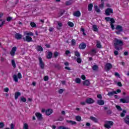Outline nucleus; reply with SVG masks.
I'll return each mask as SVG.
<instances>
[{
	"label": "nucleus",
	"mask_w": 129,
	"mask_h": 129,
	"mask_svg": "<svg viewBox=\"0 0 129 129\" xmlns=\"http://www.w3.org/2000/svg\"><path fill=\"white\" fill-rule=\"evenodd\" d=\"M113 42V46L115 50L117 51L122 50V46H123V41H122V40L118 38H114Z\"/></svg>",
	"instance_id": "f257e3e1"
},
{
	"label": "nucleus",
	"mask_w": 129,
	"mask_h": 129,
	"mask_svg": "<svg viewBox=\"0 0 129 129\" xmlns=\"http://www.w3.org/2000/svg\"><path fill=\"white\" fill-rule=\"evenodd\" d=\"M115 30H116L115 31L116 34L117 35H119L121 32H123V29L122 28V26L120 25H117V26L115 28Z\"/></svg>",
	"instance_id": "f03ea898"
},
{
	"label": "nucleus",
	"mask_w": 129,
	"mask_h": 129,
	"mask_svg": "<svg viewBox=\"0 0 129 129\" xmlns=\"http://www.w3.org/2000/svg\"><path fill=\"white\" fill-rule=\"evenodd\" d=\"M111 125H113V122L111 121H107L106 123L104 125V126L106 128H111Z\"/></svg>",
	"instance_id": "7ed1b4c3"
},
{
	"label": "nucleus",
	"mask_w": 129,
	"mask_h": 129,
	"mask_svg": "<svg viewBox=\"0 0 129 129\" xmlns=\"http://www.w3.org/2000/svg\"><path fill=\"white\" fill-rule=\"evenodd\" d=\"M111 68H112V64L109 62L107 63L105 66V70L106 72H108Z\"/></svg>",
	"instance_id": "20e7f679"
},
{
	"label": "nucleus",
	"mask_w": 129,
	"mask_h": 129,
	"mask_svg": "<svg viewBox=\"0 0 129 129\" xmlns=\"http://www.w3.org/2000/svg\"><path fill=\"white\" fill-rule=\"evenodd\" d=\"M105 14L106 16H110V14H113V10L111 8H107L105 11Z\"/></svg>",
	"instance_id": "39448f33"
},
{
	"label": "nucleus",
	"mask_w": 129,
	"mask_h": 129,
	"mask_svg": "<svg viewBox=\"0 0 129 129\" xmlns=\"http://www.w3.org/2000/svg\"><path fill=\"white\" fill-rule=\"evenodd\" d=\"M39 66L40 68L42 69H44L45 68V63L44 62H43V59H42V57H39Z\"/></svg>",
	"instance_id": "423d86ee"
},
{
	"label": "nucleus",
	"mask_w": 129,
	"mask_h": 129,
	"mask_svg": "<svg viewBox=\"0 0 129 129\" xmlns=\"http://www.w3.org/2000/svg\"><path fill=\"white\" fill-rule=\"evenodd\" d=\"M86 103H87L88 104H92V103H94L95 101L93 99L91 98H88L85 100Z\"/></svg>",
	"instance_id": "0eeeda50"
},
{
	"label": "nucleus",
	"mask_w": 129,
	"mask_h": 129,
	"mask_svg": "<svg viewBox=\"0 0 129 129\" xmlns=\"http://www.w3.org/2000/svg\"><path fill=\"white\" fill-rule=\"evenodd\" d=\"M17 51V47L16 46H14L12 48L10 54L12 57H14L15 55L16 54V51Z\"/></svg>",
	"instance_id": "6e6552de"
},
{
	"label": "nucleus",
	"mask_w": 129,
	"mask_h": 129,
	"mask_svg": "<svg viewBox=\"0 0 129 129\" xmlns=\"http://www.w3.org/2000/svg\"><path fill=\"white\" fill-rule=\"evenodd\" d=\"M79 48L80 50H84L86 48V44L84 42H82L79 45Z\"/></svg>",
	"instance_id": "1a4fd4ad"
},
{
	"label": "nucleus",
	"mask_w": 129,
	"mask_h": 129,
	"mask_svg": "<svg viewBox=\"0 0 129 129\" xmlns=\"http://www.w3.org/2000/svg\"><path fill=\"white\" fill-rule=\"evenodd\" d=\"M23 40L24 41L28 42V43H30V42H32V37L31 36H26V37L23 38Z\"/></svg>",
	"instance_id": "9d476101"
},
{
	"label": "nucleus",
	"mask_w": 129,
	"mask_h": 129,
	"mask_svg": "<svg viewBox=\"0 0 129 129\" xmlns=\"http://www.w3.org/2000/svg\"><path fill=\"white\" fill-rule=\"evenodd\" d=\"M15 39L17 40H21L22 38H23V35L20 34V33H16L15 35Z\"/></svg>",
	"instance_id": "9b49d317"
},
{
	"label": "nucleus",
	"mask_w": 129,
	"mask_h": 129,
	"mask_svg": "<svg viewBox=\"0 0 129 129\" xmlns=\"http://www.w3.org/2000/svg\"><path fill=\"white\" fill-rule=\"evenodd\" d=\"M119 102L121 103H129V99H125L124 98H121L119 100Z\"/></svg>",
	"instance_id": "f8f14e48"
},
{
	"label": "nucleus",
	"mask_w": 129,
	"mask_h": 129,
	"mask_svg": "<svg viewBox=\"0 0 129 129\" xmlns=\"http://www.w3.org/2000/svg\"><path fill=\"white\" fill-rule=\"evenodd\" d=\"M90 84V82L88 81V80H86L83 82V85H84V86H89Z\"/></svg>",
	"instance_id": "ddd939ff"
},
{
	"label": "nucleus",
	"mask_w": 129,
	"mask_h": 129,
	"mask_svg": "<svg viewBox=\"0 0 129 129\" xmlns=\"http://www.w3.org/2000/svg\"><path fill=\"white\" fill-rule=\"evenodd\" d=\"M66 121L67 122H68V123H70V124H72V125H76V124H77V122H76V121H75L67 120Z\"/></svg>",
	"instance_id": "4468645a"
},
{
	"label": "nucleus",
	"mask_w": 129,
	"mask_h": 129,
	"mask_svg": "<svg viewBox=\"0 0 129 129\" xmlns=\"http://www.w3.org/2000/svg\"><path fill=\"white\" fill-rule=\"evenodd\" d=\"M73 16L79 17L81 16V13H80V11H76L73 13Z\"/></svg>",
	"instance_id": "2eb2a0df"
},
{
	"label": "nucleus",
	"mask_w": 129,
	"mask_h": 129,
	"mask_svg": "<svg viewBox=\"0 0 129 129\" xmlns=\"http://www.w3.org/2000/svg\"><path fill=\"white\" fill-rule=\"evenodd\" d=\"M35 49L37 50L38 52H43V49L42 46L40 45H37Z\"/></svg>",
	"instance_id": "dca6fc26"
},
{
	"label": "nucleus",
	"mask_w": 129,
	"mask_h": 129,
	"mask_svg": "<svg viewBox=\"0 0 129 129\" xmlns=\"http://www.w3.org/2000/svg\"><path fill=\"white\" fill-rule=\"evenodd\" d=\"M45 113H46V115H50L52 114V113H53V110H52L51 109H48L46 110Z\"/></svg>",
	"instance_id": "f3484780"
},
{
	"label": "nucleus",
	"mask_w": 129,
	"mask_h": 129,
	"mask_svg": "<svg viewBox=\"0 0 129 129\" xmlns=\"http://www.w3.org/2000/svg\"><path fill=\"white\" fill-rule=\"evenodd\" d=\"M96 53H97L96 48H94L91 49V52H90V54L92 56H94V54H96Z\"/></svg>",
	"instance_id": "a211bd4d"
},
{
	"label": "nucleus",
	"mask_w": 129,
	"mask_h": 129,
	"mask_svg": "<svg viewBox=\"0 0 129 129\" xmlns=\"http://www.w3.org/2000/svg\"><path fill=\"white\" fill-rule=\"evenodd\" d=\"M124 122L126 124L129 125V115H126L124 118Z\"/></svg>",
	"instance_id": "6ab92c4d"
},
{
	"label": "nucleus",
	"mask_w": 129,
	"mask_h": 129,
	"mask_svg": "<svg viewBox=\"0 0 129 129\" xmlns=\"http://www.w3.org/2000/svg\"><path fill=\"white\" fill-rule=\"evenodd\" d=\"M52 57H53V53H52V52H51V51H49L47 53V55L46 56V58L47 59H51V58H52Z\"/></svg>",
	"instance_id": "aec40b11"
},
{
	"label": "nucleus",
	"mask_w": 129,
	"mask_h": 129,
	"mask_svg": "<svg viewBox=\"0 0 129 129\" xmlns=\"http://www.w3.org/2000/svg\"><path fill=\"white\" fill-rule=\"evenodd\" d=\"M36 116L37 117V118L39 120H41V119H42V118H43L42 114L40 113H36L35 114Z\"/></svg>",
	"instance_id": "412c9836"
},
{
	"label": "nucleus",
	"mask_w": 129,
	"mask_h": 129,
	"mask_svg": "<svg viewBox=\"0 0 129 129\" xmlns=\"http://www.w3.org/2000/svg\"><path fill=\"white\" fill-rule=\"evenodd\" d=\"M19 96H21V92H16L15 93V98L16 100H17V99H18V98H19Z\"/></svg>",
	"instance_id": "4be33fe9"
},
{
	"label": "nucleus",
	"mask_w": 129,
	"mask_h": 129,
	"mask_svg": "<svg viewBox=\"0 0 129 129\" xmlns=\"http://www.w3.org/2000/svg\"><path fill=\"white\" fill-rule=\"evenodd\" d=\"M90 119L94 121V122H98V120L95 117L90 116Z\"/></svg>",
	"instance_id": "5701e85b"
},
{
	"label": "nucleus",
	"mask_w": 129,
	"mask_h": 129,
	"mask_svg": "<svg viewBox=\"0 0 129 129\" xmlns=\"http://www.w3.org/2000/svg\"><path fill=\"white\" fill-rule=\"evenodd\" d=\"M116 92L115 91H113L112 92H109L107 94V95H108V96H112V95H113V94H116Z\"/></svg>",
	"instance_id": "b1692460"
},
{
	"label": "nucleus",
	"mask_w": 129,
	"mask_h": 129,
	"mask_svg": "<svg viewBox=\"0 0 129 129\" xmlns=\"http://www.w3.org/2000/svg\"><path fill=\"white\" fill-rule=\"evenodd\" d=\"M11 64H12L13 68H14V69L17 68V65L16 64V61H15V60L12 59L11 60Z\"/></svg>",
	"instance_id": "393cba45"
},
{
	"label": "nucleus",
	"mask_w": 129,
	"mask_h": 129,
	"mask_svg": "<svg viewBox=\"0 0 129 129\" xmlns=\"http://www.w3.org/2000/svg\"><path fill=\"white\" fill-rule=\"evenodd\" d=\"M92 8H93V5L92 4H90L88 6V10L89 12L92 11Z\"/></svg>",
	"instance_id": "a878e982"
},
{
	"label": "nucleus",
	"mask_w": 129,
	"mask_h": 129,
	"mask_svg": "<svg viewBox=\"0 0 129 129\" xmlns=\"http://www.w3.org/2000/svg\"><path fill=\"white\" fill-rule=\"evenodd\" d=\"M97 103L99 104V105H103V104H104V101L102 100H98Z\"/></svg>",
	"instance_id": "bb28decb"
},
{
	"label": "nucleus",
	"mask_w": 129,
	"mask_h": 129,
	"mask_svg": "<svg viewBox=\"0 0 129 129\" xmlns=\"http://www.w3.org/2000/svg\"><path fill=\"white\" fill-rule=\"evenodd\" d=\"M13 80L15 82H18L19 81V80L18 79V76L17 75H14L13 77Z\"/></svg>",
	"instance_id": "cd10ccee"
},
{
	"label": "nucleus",
	"mask_w": 129,
	"mask_h": 129,
	"mask_svg": "<svg viewBox=\"0 0 129 129\" xmlns=\"http://www.w3.org/2000/svg\"><path fill=\"white\" fill-rule=\"evenodd\" d=\"M92 29L94 32H97V31H98V29L97 28V26H96V25H93Z\"/></svg>",
	"instance_id": "c85d7f7f"
},
{
	"label": "nucleus",
	"mask_w": 129,
	"mask_h": 129,
	"mask_svg": "<svg viewBox=\"0 0 129 129\" xmlns=\"http://www.w3.org/2000/svg\"><path fill=\"white\" fill-rule=\"evenodd\" d=\"M95 11L97 12V13H100V9L98 8V6H94Z\"/></svg>",
	"instance_id": "c756f323"
},
{
	"label": "nucleus",
	"mask_w": 129,
	"mask_h": 129,
	"mask_svg": "<svg viewBox=\"0 0 129 129\" xmlns=\"http://www.w3.org/2000/svg\"><path fill=\"white\" fill-rule=\"evenodd\" d=\"M125 113H126V111L125 110H123L122 112L120 113L121 117H124Z\"/></svg>",
	"instance_id": "7c9ffc66"
},
{
	"label": "nucleus",
	"mask_w": 129,
	"mask_h": 129,
	"mask_svg": "<svg viewBox=\"0 0 129 129\" xmlns=\"http://www.w3.org/2000/svg\"><path fill=\"white\" fill-rule=\"evenodd\" d=\"M75 82H76V83L80 84L81 83V80H80V78H77L75 79Z\"/></svg>",
	"instance_id": "2f4dec72"
},
{
	"label": "nucleus",
	"mask_w": 129,
	"mask_h": 129,
	"mask_svg": "<svg viewBox=\"0 0 129 129\" xmlns=\"http://www.w3.org/2000/svg\"><path fill=\"white\" fill-rule=\"evenodd\" d=\"M30 26H31L32 28H37V25L33 22L30 23Z\"/></svg>",
	"instance_id": "473e14b6"
},
{
	"label": "nucleus",
	"mask_w": 129,
	"mask_h": 129,
	"mask_svg": "<svg viewBox=\"0 0 129 129\" xmlns=\"http://www.w3.org/2000/svg\"><path fill=\"white\" fill-rule=\"evenodd\" d=\"M25 35H26L27 36H29L30 37V36H34V33H33V32H25Z\"/></svg>",
	"instance_id": "72a5a7b5"
},
{
	"label": "nucleus",
	"mask_w": 129,
	"mask_h": 129,
	"mask_svg": "<svg viewBox=\"0 0 129 129\" xmlns=\"http://www.w3.org/2000/svg\"><path fill=\"white\" fill-rule=\"evenodd\" d=\"M93 70H94V71H96L97 69H98V66L96 64L94 65L92 67Z\"/></svg>",
	"instance_id": "f704fd0d"
},
{
	"label": "nucleus",
	"mask_w": 129,
	"mask_h": 129,
	"mask_svg": "<svg viewBox=\"0 0 129 129\" xmlns=\"http://www.w3.org/2000/svg\"><path fill=\"white\" fill-rule=\"evenodd\" d=\"M20 101L22 102H26L27 101V99L24 97H21Z\"/></svg>",
	"instance_id": "c9c22d12"
},
{
	"label": "nucleus",
	"mask_w": 129,
	"mask_h": 129,
	"mask_svg": "<svg viewBox=\"0 0 129 129\" xmlns=\"http://www.w3.org/2000/svg\"><path fill=\"white\" fill-rule=\"evenodd\" d=\"M59 55V52L58 51H55L53 53V57L54 58H57Z\"/></svg>",
	"instance_id": "e433bc0d"
},
{
	"label": "nucleus",
	"mask_w": 129,
	"mask_h": 129,
	"mask_svg": "<svg viewBox=\"0 0 129 129\" xmlns=\"http://www.w3.org/2000/svg\"><path fill=\"white\" fill-rule=\"evenodd\" d=\"M96 47L99 49H100V48H101V44H100V42L99 41L97 42Z\"/></svg>",
	"instance_id": "4c0bfd02"
},
{
	"label": "nucleus",
	"mask_w": 129,
	"mask_h": 129,
	"mask_svg": "<svg viewBox=\"0 0 129 129\" xmlns=\"http://www.w3.org/2000/svg\"><path fill=\"white\" fill-rule=\"evenodd\" d=\"M68 26H69V27H71L72 28L73 27H74V24L73 22H69L68 23Z\"/></svg>",
	"instance_id": "58836bf2"
},
{
	"label": "nucleus",
	"mask_w": 129,
	"mask_h": 129,
	"mask_svg": "<svg viewBox=\"0 0 129 129\" xmlns=\"http://www.w3.org/2000/svg\"><path fill=\"white\" fill-rule=\"evenodd\" d=\"M99 8L101 9V10H103V8H104V3H101V4L99 5Z\"/></svg>",
	"instance_id": "ea45409f"
},
{
	"label": "nucleus",
	"mask_w": 129,
	"mask_h": 129,
	"mask_svg": "<svg viewBox=\"0 0 129 129\" xmlns=\"http://www.w3.org/2000/svg\"><path fill=\"white\" fill-rule=\"evenodd\" d=\"M72 46H75L76 44V40L75 39H72L71 41Z\"/></svg>",
	"instance_id": "a19ab883"
},
{
	"label": "nucleus",
	"mask_w": 129,
	"mask_h": 129,
	"mask_svg": "<svg viewBox=\"0 0 129 129\" xmlns=\"http://www.w3.org/2000/svg\"><path fill=\"white\" fill-rule=\"evenodd\" d=\"M76 119L77 121H81V116H76Z\"/></svg>",
	"instance_id": "79ce46f5"
},
{
	"label": "nucleus",
	"mask_w": 129,
	"mask_h": 129,
	"mask_svg": "<svg viewBox=\"0 0 129 129\" xmlns=\"http://www.w3.org/2000/svg\"><path fill=\"white\" fill-rule=\"evenodd\" d=\"M23 128L24 129H28L29 128V125H28L27 123H25L24 124Z\"/></svg>",
	"instance_id": "37998d69"
},
{
	"label": "nucleus",
	"mask_w": 129,
	"mask_h": 129,
	"mask_svg": "<svg viewBox=\"0 0 129 129\" xmlns=\"http://www.w3.org/2000/svg\"><path fill=\"white\" fill-rule=\"evenodd\" d=\"M75 56H77L78 58H79L80 57V53H79V52L77 51L75 52Z\"/></svg>",
	"instance_id": "c03bdc74"
},
{
	"label": "nucleus",
	"mask_w": 129,
	"mask_h": 129,
	"mask_svg": "<svg viewBox=\"0 0 129 129\" xmlns=\"http://www.w3.org/2000/svg\"><path fill=\"white\" fill-rule=\"evenodd\" d=\"M77 62L80 64L81 63V62H82V59H81V58L80 57H78L77 59Z\"/></svg>",
	"instance_id": "a18cd8bd"
},
{
	"label": "nucleus",
	"mask_w": 129,
	"mask_h": 129,
	"mask_svg": "<svg viewBox=\"0 0 129 129\" xmlns=\"http://www.w3.org/2000/svg\"><path fill=\"white\" fill-rule=\"evenodd\" d=\"M66 6H71L72 5V3L71 1H67L66 2Z\"/></svg>",
	"instance_id": "49530a36"
},
{
	"label": "nucleus",
	"mask_w": 129,
	"mask_h": 129,
	"mask_svg": "<svg viewBox=\"0 0 129 129\" xmlns=\"http://www.w3.org/2000/svg\"><path fill=\"white\" fill-rule=\"evenodd\" d=\"M116 107L117 109H118V110H119V111H121L122 110V109H121L120 106L116 105Z\"/></svg>",
	"instance_id": "de8ad7c7"
},
{
	"label": "nucleus",
	"mask_w": 129,
	"mask_h": 129,
	"mask_svg": "<svg viewBox=\"0 0 129 129\" xmlns=\"http://www.w3.org/2000/svg\"><path fill=\"white\" fill-rule=\"evenodd\" d=\"M110 21V24H114V23H115V21L113 18H111Z\"/></svg>",
	"instance_id": "09e8293b"
},
{
	"label": "nucleus",
	"mask_w": 129,
	"mask_h": 129,
	"mask_svg": "<svg viewBox=\"0 0 129 129\" xmlns=\"http://www.w3.org/2000/svg\"><path fill=\"white\" fill-rule=\"evenodd\" d=\"M58 129H69V128L67 127H64V126H60L58 127Z\"/></svg>",
	"instance_id": "8fccbe9b"
},
{
	"label": "nucleus",
	"mask_w": 129,
	"mask_h": 129,
	"mask_svg": "<svg viewBox=\"0 0 129 129\" xmlns=\"http://www.w3.org/2000/svg\"><path fill=\"white\" fill-rule=\"evenodd\" d=\"M5 126V123L4 122H0V128H3Z\"/></svg>",
	"instance_id": "3c124183"
},
{
	"label": "nucleus",
	"mask_w": 129,
	"mask_h": 129,
	"mask_svg": "<svg viewBox=\"0 0 129 129\" xmlns=\"http://www.w3.org/2000/svg\"><path fill=\"white\" fill-rule=\"evenodd\" d=\"M5 23H6L5 21H2V24H0V28H2V27H3L4 25H5Z\"/></svg>",
	"instance_id": "603ef678"
},
{
	"label": "nucleus",
	"mask_w": 129,
	"mask_h": 129,
	"mask_svg": "<svg viewBox=\"0 0 129 129\" xmlns=\"http://www.w3.org/2000/svg\"><path fill=\"white\" fill-rule=\"evenodd\" d=\"M44 81H48V80H49V77L47 76H45L44 78Z\"/></svg>",
	"instance_id": "864d4df0"
},
{
	"label": "nucleus",
	"mask_w": 129,
	"mask_h": 129,
	"mask_svg": "<svg viewBox=\"0 0 129 129\" xmlns=\"http://www.w3.org/2000/svg\"><path fill=\"white\" fill-rule=\"evenodd\" d=\"M64 92V90L62 89H60L58 90V93H59V94H62V93Z\"/></svg>",
	"instance_id": "5fc2aeb1"
},
{
	"label": "nucleus",
	"mask_w": 129,
	"mask_h": 129,
	"mask_svg": "<svg viewBox=\"0 0 129 129\" xmlns=\"http://www.w3.org/2000/svg\"><path fill=\"white\" fill-rule=\"evenodd\" d=\"M106 112H107V114H111V113H112V112L111 111V110L109 109L107 110Z\"/></svg>",
	"instance_id": "6e6d98bb"
},
{
	"label": "nucleus",
	"mask_w": 129,
	"mask_h": 129,
	"mask_svg": "<svg viewBox=\"0 0 129 129\" xmlns=\"http://www.w3.org/2000/svg\"><path fill=\"white\" fill-rule=\"evenodd\" d=\"M111 18H110L109 17H105V20L106 21V22H109L110 21Z\"/></svg>",
	"instance_id": "4d7b16f0"
},
{
	"label": "nucleus",
	"mask_w": 129,
	"mask_h": 129,
	"mask_svg": "<svg viewBox=\"0 0 129 129\" xmlns=\"http://www.w3.org/2000/svg\"><path fill=\"white\" fill-rule=\"evenodd\" d=\"M17 76H18L17 78H18L19 79H21V78H22V74L18 73Z\"/></svg>",
	"instance_id": "13d9d810"
},
{
	"label": "nucleus",
	"mask_w": 129,
	"mask_h": 129,
	"mask_svg": "<svg viewBox=\"0 0 129 129\" xmlns=\"http://www.w3.org/2000/svg\"><path fill=\"white\" fill-rule=\"evenodd\" d=\"M81 78L83 80H85V79H86V77H85V76L84 75H82L81 76Z\"/></svg>",
	"instance_id": "bf43d9fd"
},
{
	"label": "nucleus",
	"mask_w": 129,
	"mask_h": 129,
	"mask_svg": "<svg viewBox=\"0 0 129 129\" xmlns=\"http://www.w3.org/2000/svg\"><path fill=\"white\" fill-rule=\"evenodd\" d=\"M13 19V18L12 17H8L7 19V22H11V20Z\"/></svg>",
	"instance_id": "052dcab7"
},
{
	"label": "nucleus",
	"mask_w": 129,
	"mask_h": 129,
	"mask_svg": "<svg viewBox=\"0 0 129 129\" xmlns=\"http://www.w3.org/2000/svg\"><path fill=\"white\" fill-rule=\"evenodd\" d=\"M110 25L112 30H114V25H113V23H110Z\"/></svg>",
	"instance_id": "680f3d73"
},
{
	"label": "nucleus",
	"mask_w": 129,
	"mask_h": 129,
	"mask_svg": "<svg viewBox=\"0 0 129 129\" xmlns=\"http://www.w3.org/2000/svg\"><path fill=\"white\" fill-rule=\"evenodd\" d=\"M114 55L115 56H117V55H118V51H117V50H115L114 51Z\"/></svg>",
	"instance_id": "e2e57ef3"
},
{
	"label": "nucleus",
	"mask_w": 129,
	"mask_h": 129,
	"mask_svg": "<svg viewBox=\"0 0 129 129\" xmlns=\"http://www.w3.org/2000/svg\"><path fill=\"white\" fill-rule=\"evenodd\" d=\"M64 119V118L63 117L60 116L58 118V120H59L60 121H62Z\"/></svg>",
	"instance_id": "0e129e2a"
},
{
	"label": "nucleus",
	"mask_w": 129,
	"mask_h": 129,
	"mask_svg": "<svg viewBox=\"0 0 129 129\" xmlns=\"http://www.w3.org/2000/svg\"><path fill=\"white\" fill-rule=\"evenodd\" d=\"M115 76H117V77H119L120 75L117 72H115L114 74Z\"/></svg>",
	"instance_id": "69168bd1"
},
{
	"label": "nucleus",
	"mask_w": 129,
	"mask_h": 129,
	"mask_svg": "<svg viewBox=\"0 0 129 129\" xmlns=\"http://www.w3.org/2000/svg\"><path fill=\"white\" fill-rule=\"evenodd\" d=\"M86 102H81L80 104L81 105H85L86 104Z\"/></svg>",
	"instance_id": "338daca9"
},
{
	"label": "nucleus",
	"mask_w": 129,
	"mask_h": 129,
	"mask_svg": "<svg viewBox=\"0 0 129 129\" xmlns=\"http://www.w3.org/2000/svg\"><path fill=\"white\" fill-rule=\"evenodd\" d=\"M11 129H14L15 128V125H14L13 123L11 124Z\"/></svg>",
	"instance_id": "774afa93"
}]
</instances>
